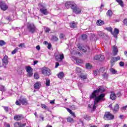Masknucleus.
<instances>
[{
  "label": "nucleus",
  "instance_id": "1",
  "mask_svg": "<svg viewBox=\"0 0 127 127\" xmlns=\"http://www.w3.org/2000/svg\"><path fill=\"white\" fill-rule=\"evenodd\" d=\"M102 88H99V89L93 91L92 93L90 96V99H94V104L93 107V111H95L96 109H97V107L96 105L97 104H99L100 102H102V101H105V94L102 93L98 96H97V95L100 93V92H101Z\"/></svg>",
  "mask_w": 127,
  "mask_h": 127
},
{
  "label": "nucleus",
  "instance_id": "2",
  "mask_svg": "<svg viewBox=\"0 0 127 127\" xmlns=\"http://www.w3.org/2000/svg\"><path fill=\"white\" fill-rule=\"evenodd\" d=\"M17 106H20L22 104L23 106H27L28 105V101L26 98L23 97H20L18 100H17L15 102Z\"/></svg>",
  "mask_w": 127,
  "mask_h": 127
},
{
  "label": "nucleus",
  "instance_id": "3",
  "mask_svg": "<svg viewBox=\"0 0 127 127\" xmlns=\"http://www.w3.org/2000/svg\"><path fill=\"white\" fill-rule=\"evenodd\" d=\"M27 29L28 32L33 34L36 30V27H35L33 23H28L27 24Z\"/></svg>",
  "mask_w": 127,
  "mask_h": 127
},
{
  "label": "nucleus",
  "instance_id": "4",
  "mask_svg": "<svg viewBox=\"0 0 127 127\" xmlns=\"http://www.w3.org/2000/svg\"><path fill=\"white\" fill-rule=\"evenodd\" d=\"M104 119L106 121H111V120H114V119H115V116L111 113L108 112L105 113Z\"/></svg>",
  "mask_w": 127,
  "mask_h": 127
},
{
  "label": "nucleus",
  "instance_id": "5",
  "mask_svg": "<svg viewBox=\"0 0 127 127\" xmlns=\"http://www.w3.org/2000/svg\"><path fill=\"white\" fill-rule=\"evenodd\" d=\"M41 71L43 75L45 76H50L52 74L51 70L48 67H44L42 68Z\"/></svg>",
  "mask_w": 127,
  "mask_h": 127
},
{
  "label": "nucleus",
  "instance_id": "6",
  "mask_svg": "<svg viewBox=\"0 0 127 127\" xmlns=\"http://www.w3.org/2000/svg\"><path fill=\"white\" fill-rule=\"evenodd\" d=\"M105 70L106 67H102L99 69V70L98 69H96L93 71V76H98V75H101V74H103V73L105 72Z\"/></svg>",
  "mask_w": 127,
  "mask_h": 127
},
{
  "label": "nucleus",
  "instance_id": "7",
  "mask_svg": "<svg viewBox=\"0 0 127 127\" xmlns=\"http://www.w3.org/2000/svg\"><path fill=\"white\" fill-rule=\"evenodd\" d=\"M72 9L76 14H79L81 13V11H82V9L79 7H78V5H76V3H74V5L72 7Z\"/></svg>",
  "mask_w": 127,
  "mask_h": 127
},
{
  "label": "nucleus",
  "instance_id": "8",
  "mask_svg": "<svg viewBox=\"0 0 127 127\" xmlns=\"http://www.w3.org/2000/svg\"><path fill=\"white\" fill-rule=\"evenodd\" d=\"M2 66L4 67L5 69H6L7 67L8 64V57L7 56L5 55V56L3 57V59L2 60Z\"/></svg>",
  "mask_w": 127,
  "mask_h": 127
},
{
  "label": "nucleus",
  "instance_id": "9",
  "mask_svg": "<svg viewBox=\"0 0 127 127\" xmlns=\"http://www.w3.org/2000/svg\"><path fill=\"white\" fill-rule=\"evenodd\" d=\"M75 4V2H74L73 1H69L66 2L65 3V7H66V8H67L68 9V8H69V7H71L72 9V7L74 6V5Z\"/></svg>",
  "mask_w": 127,
  "mask_h": 127
},
{
  "label": "nucleus",
  "instance_id": "10",
  "mask_svg": "<svg viewBox=\"0 0 127 127\" xmlns=\"http://www.w3.org/2000/svg\"><path fill=\"white\" fill-rule=\"evenodd\" d=\"M0 6L1 9L4 11L6 10L7 8H8V6H7L5 2L2 1L0 2Z\"/></svg>",
  "mask_w": 127,
  "mask_h": 127
},
{
  "label": "nucleus",
  "instance_id": "11",
  "mask_svg": "<svg viewBox=\"0 0 127 127\" xmlns=\"http://www.w3.org/2000/svg\"><path fill=\"white\" fill-rule=\"evenodd\" d=\"M94 60H99V61H103L105 60V56L104 55H96L94 57Z\"/></svg>",
  "mask_w": 127,
  "mask_h": 127
},
{
  "label": "nucleus",
  "instance_id": "12",
  "mask_svg": "<svg viewBox=\"0 0 127 127\" xmlns=\"http://www.w3.org/2000/svg\"><path fill=\"white\" fill-rule=\"evenodd\" d=\"M120 59H121V57H120L112 58L111 60V65L114 66L115 63L117 62V61H118V60H120Z\"/></svg>",
  "mask_w": 127,
  "mask_h": 127
},
{
  "label": "nucleus",
  "instance_id": "13",
  "mask_svg": "<svg viewBox=\"0 0 127 127\" xmlns=\"http://www.w3.org/2000/svg\"><path fill=\"white\" fill-rule=\"evenodd\" d=\"M40 11L44 15H47V14H48V11L47 10V9L45 8V7L40 8Z\"/></svg>",
  "mask_w": 127,
  "mask_h": 127
},
{
  "label": "nucleus",
  "instance_id": "14",
  "mask_svg": "<svg viewBox=\"0 0 127 127\" xmlns=\"http://www.w3.org/2000/svg\"><path fill=\"white\" fill-rule=\"evenodd\" d=\"M79 78L81 80L84 81V80H87L88 75H87V74H84V73H80Z\"/></svg>",
  "mask_w": 127,
  "mask_h": 127
},
{
  "label": "nucleus",
  "instance_id": "15",
  "mask_svg": "<svg viewBox=\"0 0 127 127\" xmlns=\"http://www.w3.org/2000/svg\"><path fill=\"white\" fill-rule=\"evenodd\" d=\"M22 119H23V116L22 115H17L14 117V120H15V121H20V120H22Z\"/></svg>",
  "mask_w": 127,
  "mask_h": 127
},
{
  "label": "nucleus",
  "instance_id": "16",
  "mask_svg": "<svg viewBox=\"0 0 127 127\" xmlns=\"http://www.w3.org/2000/svg\"><path fill=\"white\" fill-rule=\"evenodd\" d=\"M118 52H119V50H118V48L117 46L114 45L113 46V53L114 55H117L118 54Z\"/></svg>",
  "mask_w": 127,
  "mask_h": 127
},
{
  "label": "nucleus",
  "instance_id": "17",
  "mask_svg": "<svg viewBox=\"0 0 127 127\" xmlns=\"http://www.w3.org/2000/svg\"><path fill=\"white\" fill-rule=\"evenodd\" d=\"M110 99H111V100H113V101H114V100H116V99H117V96L116 95V93L114 92V91L111 92L110 95Z\"/></svg>",
  "mask_w": 127,
  "mask_h": 127
},
{
  "label": "nucleus",
  "instance_id": "18",
  "mask_svg": "<svg viewBox=\"0 0 127 127\" xmlns=\"http://www.w3.org/2000/svg\"><path fill=\"white\" fill-rule=\"evenodd\" d=\"M60 58H58L57 56H56V59L58 61H62L64 59V55L63 54L59 55Z\"/></svg>",
  "mask_w": 127,
  "mask_h": 127
},
{
  "label": "nucleus",
  "instance_id": "19",
  "mask_svg": "<svg viewBox=\"0 0 127 127\" xmlns=\"http://www.w3.org/2000/svg\"><path fill=\"white\" fill-rule=\"evenodd\" d=\"M119 33H120V30L117 28H115L114 32H112V34L114 36L116 37L118 34H119Z\"/></svg>",
  "mask_w": 127,
  "mask_h": 127
},
{
  "label": "nucleus",
  "instance_id": "20",
  "mask_svg": "<svg viewBox=\"0 0 127 127\" xmlns=\"http://www.w3.org/2000/svg\"><path fill=\"white\" fill-rule=\"evenodd\" d=\"M34 89H39L40 88V82H37L34 85Z\"/></svg>",
  "mask_w": 127,
  "mask_h": 127
},
{
  "label": "nucleus",
  "instance_id": "21",
  "mask_svg": "<svg viewBox=\"0 0 127 127\" xmlns=\"http://www.w3.org/2000/svg\"><path fill=\"white\" fill-rule=\"evenodd\" d=\"M104 22L102 20H97L96 24L98 26H101V25H103Z\"/></svg>",
  "mask_w": 127,
  "mask_h": 127
},
{
  "label": "nucleus",
  "instance_id": "22",
  "mask_svg": "<svg viewBox=\"0 0 127 127\" xmlns=\"http://www.w3.org/2000/svg\"><path fill=\"white\" fill-rule=\"evenodd\" d=\"M67 121L68 122V123H74L75 122V120L74 119H73V118L68 117L67 118Z\"/></svg>",
  "mask_w": 127,
  "mask_h": 127
},
{
  "label": "nucleus",
  "instance_id": "23",
  "mask_svg": "<svg viewBox=\"0 0 127 127\" xmlns=\"http://www.w3.org/2000/svg\"><path fill=\"white\" fill-rule=\"evenodd\" d=\"M77 26V23H76L75 22H72L70 24V27L71 28H75Z\"/></svg>",
  "mask_w": 127,
  "mask_h": 127
},
{
  "label": "nucleus",
  "instance_id": "24",
  "mask_svg": "<svg viewBox=\"0 0 127 127\" xmlns=\"http://www.w3.org/2000/svg\"><path fill=\"white\" fill-rule=\"evenodd\" d=\"M58 77L60 79H62L64 77V73L63 72H61L58 74Z\"/></svg>",
  "mask_w": 127,
  "mask_h": 127
},
{
  "label": "nucleus",
  "instance_id": "25",
  "mask_svg": "<svg viewBox=\"0 0 127 127\" xmlns=\"http://www.w3.org/2000/svg\"><path fill=\"white\" fill-rule=\"evenodd\" d=\"M110 71L113 74H117V73H118V71L113 68H110Z\"/></svg>",
  "mask_w": 127,
  "mask_h": 127
},
{
  "label": "nucleus",
  "instance_id": "26",
  "mask_svg": "<svg viewBox=\"0 0 127 127\" xmlns=\"http://www.w3.org/2000/svg\"><path fill=\"white\" fill-rule=\"evenodd\" d=\"M117 2L122 6V7L124 6V2L122 0H116Z\"/></svg>",
  "mask_w": 127,
  "mask_h": 127
},
{
  "label": "nucleus",
  "instance_id": "27",
  "mask_svg": "<svg viewBox=\"0 0 127 127\" xmlns=\"http://www.w3.org/2000/svg\"><path fill=\"white\" fill-rule=\"evenodd\" d=\"M107 15L111 17L113 15V12L111 10H109L107 12Z\"/></svg>",
  "mask_w": 127,
  "mask_h": 127
},
{
  "label": "nucleus",
  "instance_id": "28",
  "mask_svg": "<svg viewBox=\"0 0 127 127\" xmlns=\"http://www.w3.org/2000/svg\"><path fill=\"white\" fill-rule=\"evenodd\" d=\"M26 72H29L30 71H32V68L31 66H28L25 67Z\"/></svg>",
  "mask_w": 127,
  "mask_h": 127
},
{
  "label": "nucleus",
  "instance_id": "29",
  "mask_svg": "<svg viewBox=\"0 0 127 127\" xmlns=\"http://www.w3.org/2000/svg\"><path fill=\"white\" fill-rule=\"evenodd\" d=\"M52 41H57L58 40V38L55 36H52L51 38Z\"/></svg>",
  "mask_w": 127,
  "mask_h": 127
},
{
  "label": "nucleus",
  "instance_id": "30",
  "mask_svg": "<svg viewBox=\"0 0 127 127\" xmlns=\"http://www.w3.org/2000/svg\"><path fill=\"white\" fill-rule=\"evenodd\" d=\"M46 85L48 87L50 86V79H48V78L46 79Z\"/></svg>",
  "mask_w": 127,
  "mask_h": 127
},
{
  "label": "nucleus",
  "instance_id": "31",
  "mask_svg": "<svg viewBox=\"0 0 127 127\" xmlns=\"http://www.w3.org/2000/svg\"><path fill=\"white\" fill-rule=\"evenodd\" d=\"M86 69H91L92 68V65L91 64L87 63L86 64Z\"/></svg>",
  "mask_w": 127,
  "mask_h": 127
},
{
  "label": "nucleus",
  "instance_id": "32",
  "mask_svg": "<svg viewBox=\"0 0 127 127\" xmlns=\"http://www.w3.org/2000/svg\"><path fill=\"white\" fill-rule=\"evenodd\" d=\"M119 109H120V106H119V104H116L115 106L114 111L115 112H118V111H119Z\"/></svg>",
  "mask_w": 127,
  "mask_h": 127
},
{
  "label": "nucleus",
  "instance_id": "33",
  "mask_svg": "<svg viewBox=\"0 0 127 127\" xmlns=\"http://www.w3.org/2000/svg\"><path fill=\"white\" fill-rule=\"evenodd\" d=\"M6 19L8 21H13V19L11 18V16H8L6 17Z\"/></svg>",
  "mask_w": 127,
  "mask_h": 127
},
{
  "label": "nucleus",
  "instance_id": "34",
  "mask_svg": "<svg viewBox=\"0 0 127 127\" xmlns=\"http://www.w3.org/2000/svg\"><path fill=\"white\" fill-rule=\"evenodd\" d=\"M6 43L4 41L1 40H0V46H3V45H5Z\"/></svg>",
  "mask_w": 127,
  "mask_h": 127
},
{
  "label": "nucleus",
  "instance_id": "35",
  "mask_svg": "<svg viewBox=\"0 0 127 127\" xmlns=\"http://www.w3.org/2000/svg\"><path fill=\"white\" fill-rule=\"evenodd\" d=\"M106 30H108V31H109L111 33H113V28L111 27H108L106 28Z\"/></svg>",
  "mask_w": 127,
  "mask_h": 127
},
{
  "label": "nucleus",
  "instance_id": "36",
  "mask_svg": "<svg viewBox=\"0 0 127 127\" xmlns=\"http://www.w3.org/2000/svg\"><path fill=\"white\" fill-rule=\"evenodd\" d=\"M34 77L36 80L39 79V75L37 73H35L34 75Z\"/></svg>",
  "mask_w": 127,
  "mask_h": 127
},
{
  "label": "nucleus",
  "instance_id": "37",
  "mask_svg": "<svg viewBox=\"0 0 127 127\" xmlns=\"http://www.w3.org/2000/svg\"><path fill=\"white\" fill-rule=\"evenodd\" d=\"M27 75L28 77H31L32 75H33V73L32 72V70L30 71H27Z\"/></svg>",
  "mask_w": 127,
  "mask_h": 127
},
{
  "label": "nucleus",
  "instance_id": "38",
  "mask_svg": "<svg viewBox=\"0 0 127 127\" xmlns=\"http://www.w3.org/2000/svg\"><path fill=\"white\" fill-rule=\"evenodd\" d=\"M102 75L103 78H104L105 79H107L108 78V73H107L106 72L103 73Z\"/></svg>",
  "mask_w": 127,
  "mask_h": 127
},
{
  "label": "nucleus",
  "instance_id": "39",
  "mask_svg": "<svg viewBox=\"0 0 127 127\" xmlns=\"http://www.w3.org/2000/svg\"><path fill=\"white\" fill-rule=\"evenodd\" d=\"M18 46L21 48H25V45L24 44V43H21Z\"/></svg>",
  "mask_w": 127,
  "mask_h": 127
},
{
  "label": "nucleus",
  "instance_id": "40",
  "mask_svg": "<svg viewBox=\"0 0 127 127\" xmlns=\"http://www.w3.org/2000/svg\"><path fill=\"white\" fill-rule=\"evenodd\" d=\"M14 127H20V123H18V122H16L14 124Z\"/></svg>",
  "mask_w": 127,
  "mask_h": 127
},
{
  "label": "nucleus",
  "instance_id": "41",
  "mask_svg": "<svg viewBox=\"0 0 127 127\" xmlns=\"http://www.w3.org/2000/svg\"><path fill=\"white\" fill-rule=\"evenodd\" d=\"M41 107L42 109H44L45 110H47L48 109L47 106L45 104H41Z\"/></svg>",
  "mask_w": 127,
  "mask_h": 127
},
{
  "label": "nucleus",
  "instance_id": "42",
  "mask_svg": "<svg viewBox=\"0 0 127 127\" xmlns=\"http://www.w3.org/2000/svg\"><path fill=\"white\" fill-rule=\"evenodd\" d=\"M82 71V69H81V68L80 67H76V73H81V71Z\"/></svg>",
  "mask_w": 127,
  "mask_h": 127
},
{
  "label": "nucleus",
  "instance_id": "43",
  "mask_svg": "<svg viewBox=\"0 0 127 127\" xmlns=\"http://www.w3.org/2000/svg\"><path fill=\"white\" fill-rule=\"evenodd\" d=\"M44 29H45V32H46L47 33H49V32L50 31V28L48 27H46L44 28Z\"/></svg>",
  "mask_w": 127,
  "mask_h": 127
},
{
  "label": "nucleus",
  "instance_id": "44",
  "mask_svg": "<svg viewBox=\"0 0 127 127\" xmlns=\"http://www.w3.org/2000/svg\"><path fill=\"white\" fill-rule=\"evenodd\" d=\"M17 50H18V48H16V49H15L12 52V54H15V53H16V52H17Z\"/></svg>",
  "mask_w": 127,
  "mask_h": 127
},
{
  "label": "nucleus",
  "instance_id": "45",
  "mask_svg": "<svg viewBox=\"0 0 127 127\" xmlns=\"http://www.w3.org/2000/svg\"><path fill=\"white\" fill-rule=\"evenodd\" d=\"M4 86L2 85H0V91H1V92L4 91Z\"/></svg>",
  "mask_w": 127,
  "mask_h": 127
},
{
  "label": "nucleus",
  "instance_id": "46",
  "mask_svg": "<svg viewBox=\"0 0 127 127\" xmlns=\"http://www.w3.org/2000/svg\"><path fill=\"white\" fill-rule=\"evenodd\" d=\"M127 106H125L121 108L122 112H125L127 110Z\"/></svg>",
  "mask_w": 127,
  "mask_h": 127
},
{
  "label": "nucleus",
  "instance_id": "47",
  "mask_svg": "<svg viewBox=\"0 0 127 127\" xmlns=\"http://www.w3.org/2000/svg\"><path fill=\"white\" fill-rule=\"evenodd\" d=\"M4 126L5 127H10V125H9V124L7 123L6 122L4 123Z\"/></svg>",
  "mask_w": 127,
  "mask_h": 127
},
{
  "label": "nucleus",
  "instance_id": "48",
  "mask_svg": "<svg viewBox=\"0 0 127 127\" xmlns=\"http://www.w3.org/2000/svg\"><path fill=\"white\" fill-rule=\"evenodd\" d=\"M87 36L86 34H84L82 36V39L83 40L87 39Z\"/></svg>",
  "mask_w": 127,
  "mask_h": 127
},
{
  "label": "nucleus",
  "instance_id": "49",
  "mask_svg": "<svg viewBox=\"0 0 127 127\" xmlns=\"http://www.w3.org/2000/svg\"><path fill=\"white\" fill-rule=\"evenodd\" d=\"M76 62L77 64H81L82 63V60H76Z\"/></svg>",
  "mask_w": 127,
  "mask_h": 127
},
{
  "label": "nucleus",
  "instance_id": "50",
  "mask_svg": "<svg viewBox=\"0 0 127 127\" xmlns=\"http://www.w3.org/2000/svg\"><path fill=\"white\" fill-rule=\"evenodd\" d=\"M64 36H65V35H64V34H61L60 35V38H61V39H63V38H64Z\"/></svg>",
  "mask_w": 127,
  "mask_h": 127
},
{
  "label": "nucleus",
  "instance_id": "51",
  "mask_svg": "<svg viewBox=\"0 0 127 127\" xmlns=\"http://www.w3.org/2000/svg\"><path fill=\"white\" fill-rule=\"evenodd\" d=\"M123 23L125 24V25H126L127 26V19H125L123 20Z\"/></svg>",
  "mask_w": 127,
  "mask_h": 127
},
{
  "label": "nucleus",
  "instance_id": "52",
  "mask_svg": "<svg viewBox=\"0 0 127 127\" xmlns=\"http://www.w3.org/2000/svg\"><path fill=\"white\" fill-rule=\"evenodd\" d=\"M3 108L4 110V111H5V112H8V107L3 106Z\"/></svg>",
  "mask_w": 127,
  "mask_h": 127
},
{
  "label": "nucleus",
  "instance_id": "53",
  "mask_svg": "<svg viewBox=\"0 0 127 127\" xmlns=\"http://www.w3.org/2000/svg\"><path fill=\"white\" fill-rule=\"evenodd\" d=\"M116 95L119 98H120V97H122V93L120 92H118Z\"/></svg>",
  "mask_w": 127,
  "mask_h": 127
},
{
  "label": "nucleus",
  "instance_id": "54",
  "mask_svg": "<svg viewBox=\"0 0 127 127\" xmlns=\"http://www.w3.org/2000/svg\"><path fill=\"white\" fill-rule=\"evenodd\" d=\"M70 115H71L72 117H73V118H76V115H75V112H72L70 113Z\"/></svg>",
  "mask_w": 127,
  "mask_h": 127
},
{
  "label": "nucleus",
  "instance_id": "55",
  "mask_svg": "<svg viewBox=\"0 0 127 127\" xmlns=\"http://www.w3.org/2000/svg\"><path fill=\"white\" fill-rule=\"evenodd\" d=\"M25 126H26V123H24V124H21V123H20V127H25Z\"/></svg>",
  "mask_w": 127,
  "mask_h": 127
},
{
  "label": "nucleus",
  "instance_id": "56",
  "mask_svg": "<svg viewBox=\"0 0 127 127\" xmlns=\"http://www.w3.org/2000/svg\"><path fill=\"white\" fill-rule=\"evenodd\" d=\"M120 65L121 67H123V66H125V63L123 62H121L120 63Z\"/></svg>",
  "mask_w": 127,
  "mask_h": 127
},
{
  "label": "nucleus",
  "instance_id": "57",
  "mask_svg": "<svg viewBox=\"0 0 127 127\" xmlns=\"http://www.w3.org/2000/svg\"><path fill=\"white\" fill-rule=\"evenodd\" d=\"M50 104H51L52 105H54V104H55V100H51L50 101Z\"/></svg>",
  "mask_w": 127,
  "mask_h": 127
},
{
  "label": "nucleus",
  "instance_id": "58",
  "mask_svg": "<svg viewBox=\"0 0 127 127\" xmlns=\"http://www.w3.org/2000/svg\"><path fill=\"white\" fill-rule=\"evenodd\" d=\"M71 108L72 109H73V110H75V109H77V106L75 105H72Z\"/></svg>",
  "mask_w": 127,
  "mask_h": 127
},
{
  "label": "nucleus",
  "instance_id": "59",
  "mask_svg": "<svg viewBox=\"0 0 127 127\" xmlns=\"http://www.w3.org/2000/svg\"><path fill=\"white\" fill-rule=\"evenodd\" d=\"M51 47H52L51 44H48V49H50V48H51Z\"/></svg>",
  "mask_w": 127,
  "mask_h": 127
},
{
  "label": "nucleus",
  "instance_id": "60",
  "mask_svg": "<svg viewBox=\"0 0 127 127\" xmlns=\"http://www.w3.org/2000/svg\"><path fill=\"white\" fill-rule=\"evenodd\" d=\"M36 49H37V50H40V46H39V45L37 46Z\"/></svg>",
  "mask_w": 127,
  "mask_h": 127
},
{
  "label": "nucleus",
  "instance_id": "61",
  "mask_svg": "<svg viewBox=\"0 0 127 127\" xmlns=\"http://www.w3.org/2000/svg\"><path fill=\"white\" fill-rule=\"evenodd\" d=\"M67 112H68V113H69V114H70L71 113H72V110H71L69 108H67Z\"/></svg>",
  "mask_w": 127,
  "mask_h": 127
},
{
  "label": "nucleus",
  "instance_id": "62",
  "mask_svg": "<svg viewBox=\"0 0 127 127\" xmlns=\"http://www.w3.org/2000/svg\"><path fill=\"white\" fill-rule=\"evenodd\" d=\"M58 66H59V63H56L55 68H58Z\"/></svg>",
  "mask_w": 127,
  "mask_h": 127
},
{
  "label": "nucleus",
  "instance_id": "63",
  "mask_svg": "<svg viewBox=\"0 0 127 127\" xmlns=\"http://www.w3.org/2000/svg\"><path fill=\"white\" fill-rule=\"evenodd\" d=\"M38 62V61H34L33 65H36V64H37Z\"/></svg>",
  "mask_w": 127,
  "mask_h": 127
},
{
  "label": "nucleus",
  "instance_id": "64",
  "mask_svg": "<svg viewBox=\"0 0 127 127\" xmlns=\"http://www.w3.org/2000/svg\"><path fill=\"white\" fill-rule=\"evenodd\" d=\"M124 54H125V55H126V56H127V51H125L124 52Z\"/></svg>",
  "mask_w": 127,
  "mask_h": 127
}]
</instances>
